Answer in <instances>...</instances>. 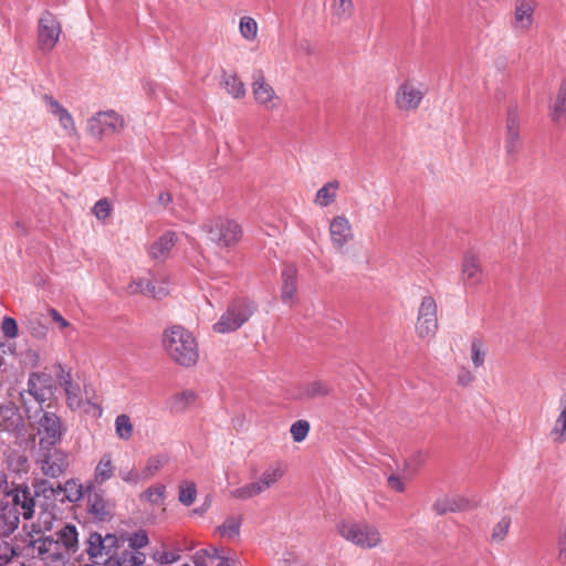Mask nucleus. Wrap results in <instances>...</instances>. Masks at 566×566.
<instances>
[{
	"label": "nucleus",
	"instance_id": "35",
	"mask_svg": "<svg viewBox=\"0 0 566 566\" xmlns=\"http://www.w3.org/2000/svg\"><path fill=\"white\" fill-rule=\"evenodd\" d=\"M197 395L192 390L180 391L168 400V408L174 413H180L195 403Z\"/></svg>",
	"mask_w": 566,
	"mask_h": 566
},
{
	"label": "nucleus",
	"instance_id": "61",
	"mask_svg": "<svg viewBox=\"0 0 566 566\" xmlns=\"http://www.w3.org/2000/svg\"><path fill=\"white\" fill-rule=\"evenodd\" d=\"M41 491L43 493H46L48 491H50L51 494H54V488L49 484L48 482L43 481L42 483H40L38 486H36V491L35 493L38 494V492Z\"/></svg>",
	"mask_w": 566,
	"mask_h": 566
},
{
	"label": "nucleus",
	"instance_id": "31",
	"mask_svg": "<svg viewBox=\"0 0 566 566\" xmlns=\"http://www.w3.org/2000/svg\"><path fill=\"white\" fill-rule=\"evenodd\" d=\"M481 265L478 256L471 252L464 254L461 268V279L465 284L474 285L480 281Z\"/></svg>",
	"mask_w": 566,
	"mask_h": 566
},
{
	"label": "nucleus",
	"instance_id": "59",
	"mask_svg": "<svg viewBox=\"0 0 566 566\" xmlns=\"http://www.w3.org/2000/svg\"><path fill=\"white\" fill-rule=\"evenodd\" d=\"M296 50L306 55H311L314 53V46H313L312 42L307 39H301L296 43Z\"/></svg>",
	"mask_w": 566,
	"mask_h": 566
},
{
	"label": "nucleus",
	"instance_id": "16",
	"mask_svg": "<svg viewBox=\"0 0 566 566\" xmlns=\"http://www.w3.org/2000/svg\"><path fill=\"white\" fill-rule=\"evenodd\" d=\"M117 542L118 539L114 534L102 536V534L97 532H92L84 542L85 552L92 562L97 563V559L102 558L104 555L112 556L113 551L117 546Z\"/></svg>",
	"mask_w": 566,
	"mask_h": 566
},
{
	"label": "nucleus",
	"instance_id": "48",
	"mask_svg": "<svg viewBox=\"0 0 566 566\" xmlns=\"http://www.w3.org/2000/svg\"><path fill=\"white\" fill-rule=\"evenodd\" d=\"M292 438L295 442H302L306 439L310 432V423L307 420L295 421L290 429Z\"/></svg>",
	"mask_w": 566,
	"mask_h": 566
},
{
	"label": "nucleus",
	"instance_id": "38",
	"mask_svg": "<svg viewBox=\"0 0 566 566\" xmlns=\"http://www.w3.org/2000/svg\"><path fill=\"white\" fill-rule=\"evenodd\" d=\"M139 497L151 505H163L166 497V486L160 483L154 484L142 492Z\"/></svg>",
	"mask_w": 566,
	"mask_h": 566
},
{
	"label": "nucleus",
	"instance_id": "29",
	"mask_svg": "<svg viewBox=\"0 0 566 566\" xmlns=\"http://www.w3.org/2000/svg\"><path fill=\"white\" fill-rule=\"evenodd\" d=\"M130 295L146 294L155 298H161L169 293L165 286H156L153 281H145L144 279H133L126 287Z\"/></svg>",
	"mask_w": 566,
	"mask_h": 566
},
{
	"label": "nucleus",
	"instance_id": "43",
	"mask_svg": "<svg viewBox=\"0 0 566 566\" xmlns=\"http://www.w3.org/2000/svg\"><path fill=\"white\" fill-rule=\"evenodd\" d=\"M115 431H116L117 437L122 440L126 441L132 438L133 432H134V427L130 421V418L127 415L122 413L116 417Z\"/></svg>",
	"mask_w": 566,
	"mask_h": 566
},
{
	"label": "nucleus",
	"instance_id": "24",
	"mask_svg": "<svg viewBox=\"0 0 566 566\" xmlns=\"http://www.w3.org/2000/svg\"><path fill=\"white\" fill-rule=\"evenodd\" d=\"M53 535L66 559L77 552L78 533L75 525L65 523Z\"/></svg>",
	"mask_w": 566,
	"mask_h": 566
},
{
	"label": "nucleus",
	"instance_id": "34",
	"mask_svg": "<svg viewBox=\"0 0 566 566\" xmlns=\"http://www.w3.org/2000/svg\"><path fill=\"white\" fill-rule=\"evenodd\" d=\"M340 184L338 180H331L321 187L313 202L321 208H326L335 202Z\"/></svg>",
	"mask_w": 566,
	"mask_h": 566
},
{
	"label": "nucleus",
	"instance_id": "8",
	"mask_svg": "<svg viewBox=\"0 0 566 566\" xmlns=\"http://www.w3.org/2000/svg\"><path fill=\"white\" fill-rule=\"evenodd\" d=\"M284 475V469L280 464L266 468L256 481L247 483L230 492V496L247 501L255 497L274 486Z\"/></svg>",
	"mask_w": 566,
	"mask_h": 566
},
{
	"label": "nucleus",
	"instance_id": "39",
	"mask_svg": "<svg viewBox=\"0 0 566 566\" xmlns=\"http://www.w3.org/2000/svg\"><path fill=\"white\" fill-rule=\"evenodd\" d=\"M242 518L239 515H230L218 526L217 532L222 537L233 539L239 536Z\"/></svg>",
	"mask_w": 566,
	"mask_h": 566
},
{
	"label": "nucleus",
	"instance_id": "33",
	"mask_svg": "<svg viewBox=\"0 0 566 566\" xmlns=\"http://www.w3.org/2000/svg\"><path fill=\"white\" fill-rule=\"evenodd\" d=\"M534 6L531 0H520L515 7L514 28L527 30L533 23Z\"/></svg>",
	"mask_w": 566,
	"mask_h": 566
},
{
	"label": "nucleus",
	"instance_id": "36",
	"mask_svg": "<svg viewBox=\"0 0 566 566\" xmlns=\"http://www.w3.org/2000/svg\"><path fill=\"white\" fill-rule=\"evenodd\" d=\"M222 84L229 95L233 98H243L247 94L244 83L239 78L235 73H223Z\"/></svg>",
	"mask_w": 566,
	"mask_h": 566
},
{
	"label": "nucleus",
	"instance_id": "23",
	"mask_svg": "<svg viewBox=\"0 0 566 566\" xmlns=\"http://www.w3.org/2000/svg\"><path fill=\"white\" fill-rule=\"evenodd\" d=\"M332 392L329 382L322 379H312L301 382L296 388L295 398L310 400L327 397Z\"/></svg>",
	"mask_w": 566,
	"mask_h": 566
},
{
	"label": "nucleus",
	"instance_id": "27",
	"mask_svg": "<svg viewBox=\"0 0 566 566\" xmlns=\"http://www.w3.org/2000/svg\"><path fill=\"white\" fill-rule=\"evenodd\" d=\"M177 241L176 233L167 231L163 233L149 248V255L156 261H165L174 249Z\"/></svg>",
	"mask_w": 566,
	"mask_h": 566
},
{
	"label": "nucleus",
	"instance_id": "2",
	"mask_svg": "<svg viewBox=\"0 0 566 566\" xmlns=\"http://www.w3.org/2000/svg\"><path fill=\"white\" fill-rule=\"evenodd\" d=\"M22 509V516L25 520L32 518L34 514V497L30 489H18L12 501L0 504V536L9 537L19 526L20 513L18 507Z\"/></svg>",
	"mask_w": 566,
	"mask_h": 566
},
{
	"label": "nucleus",
	"instance_id": "63",
	"mask_svg": "<svg viewBox=\"0 0 566 566\" xmlns=\"http://www.w3.org/2000/svg\"><path fill=\"white\" fill-rule=\"evenodd\" d=\"M70 485H74L76 486L75 482L73 481H67L66 484H65V488L70 486Z\"/></svg>",
	"mask_w": 566,
	"mask_h": 566
},
{
	"label": "nucleus",
	"instance_id": "55",
	"mask_svg": "<svg viewBox=\"0 0 566 566\" xmlns=\"http://www.w3.org/2000/svg\"><path fill=\"white\" fill-rule=\"evenodd\" d=\"M18 489H28V488L19 485L18 488L9 491V484H8L7 478H6V475L3 473L0 472V497L1 496H6V497H11L12 499L13 493Z\"/></svg>",
	"mask_w": 566,
	"mask_h": 566
},
{
	"label": "nucleus",
	"instance_id": "22",
	"mask_svg": "<svg viewBox=\"0 0 566 566\" xmlns=\"http://www.w3.org/2000/svg\"><path fill=\"white\" fill-rule=\"evenodd\" d=\"M281 300L284 304L293 306L297 303V270L287 264L282 271Z\"/></svg>",
	"mask_w": 566,
	"mask_h": 566
},
{
	"label": "nucleus",
	"instance_id": "57",
	"mask_svg": "<svg viewBox=\"0 0 566 566\" xmlns=\"http://www.w3.org/2000/svg\"><path fill=\"white\" fill-rule=\"evenodd\" d=\"M474 375L468 368H461L458 373V384L461 386H469L473 382Z\"/></svg>",
	"mask_w": 566,
	"mask_h": 566
},
{
	"label": "nucleus",
	"instance_id": "20",
	"mask_svg": "<svg viewBox=\"0 0 566 566\" xmlns=\"http://www.w3.org/2000/svg\"><path fill=\"white\" fill-rule=\"evenodd\" d=\"M505 150L509 156H515L521 146L520 138V117L517 109L512 107L507 112L505 124Z\"/></svg>",
	"mask_w": 566,
	"mask_h": 566
},
{
	"label": "nucleus",
	"instance_id": "53",
	"mask_svg": "<svg viewBox=\"0 0 566 566\" xmlns=\"http://www.w3.org/2000/svg\"><path fill=\"white\" fill-rule=\"evenodd\" d=\"M93 213L98 220H105L111 213V205L107 199H99L93 207Z\"/></svg>",
	"mask_w": 566,
	"mask_h": 566
},
{
	"label": "nucleus",
	"instance_id": "7",
	"mask_svg": "<svg viewBox=\"0 0 566 566\" xmlns=\"http://www.w3.org/2000/svg\"><path fill=\"white\" fill-rule=\"evenodd\" d=\"M87 497V512L97 522H107L113 516L114 504L105 497L102 489L93 488V484L78 485L76 489L75 501L81 497ZM73 501L72 497H69Z\"/></svg>",
	"mask_w": 566,
	"mask_h": 566
},
{
	"label": "nucleus",
	"instance_id": "58",
	"mask_svg": "<svg viewBox=\"0 0 566 566\" xmlns=\"http://www.w3.org/2000/svg\"><path fill=\"white\" fill-rule=\"evenodd\" d=\"M49 314L53 322H55L59 325L60 329H65L70 327V322L65 319L55 308H50Z\"/></svg>",
	"mask_w": 566,
	"mask_h": 566
},
{
	"label": "nucleus",
	"instance_id": "1",
	"mask_svg": "<svg viewBox=\"0 0 566 566\" xmlns=\"http://www.w3.org/2000/svg\"><path fill=\"white\" fill-rule=\"evenodd\" d=\"M163 346L171 360L181 367L189 368L198 363L197 339L191 332L180 325H174L164 332Z\"/></svg>",
	"mask_w": 566,
	"mask_h": 566
},
{
	"label": "nucleus",
	"instance_id": "46",
	"mask_svg": "<svg viewBox=\"0 0 566 566\" xmlns=\"http://www.w3.org/2000/svg\"><path fill=\"white\" fill-rule=\"evenodd\" d=\"M239 29L241 35L248 41H253L258 35V23L251 17L241 18Z\"/></svg>",
	"mask_w": 566,
	"mask_h": 566
},
{
	"label": "nucleus",
	"instance_id": "44",
	"mask_svg": "<svg viewBox=\"0 0 566 566\" xmlns=\"http://www.w3.org/2000/svg\"><path fill=\"white\" fill-rule=\"evenodd\" d=\"M197 496V488L193 482H182L179 486L178 500L185 506H190Z\"/></svg>",
	"mask_w": 566,
	"mask_h": 566
},
{
	"label": "nucleus",
	"instance_id": "12",
	"mask_svg": "<svg viewBox=\"0 0 566 566\" xmlns=\"http://www.w3.org/2000/svg\"><path fill=\"white\" fill-rule=\"evenodd\" d=\"M39 463L45 475L57 478L69 467V454L56 446L39 447Z\"/></svg>",
	"mask_w": 566,
	"mask_h": 566
},
{
	"label": "nucleus",
	"instance_id": "14",
	"mask_svg": "<svg viewBox=\"0 0 566 566\" xmlns=\"http://www.w3.org/2000/svg\"><path fill=\"white\" fill-rule=\"evenodd\" d=\"M438 329L437 304L433 297L424 296L418 311L416 331L421 338H431Z\"/></svg>",
	"mask_w": 566,
	"mask_h": 566
},
{
	"label": "nucleus",
	"instance_id": "56",
	"mask_svg": "<svg viewBox=\"0 0 566 566\" xmlns=\"http://www.w3.org/2000/svg\"><path fill=\"white\" fill-rule=\"evenodd\" d=\"M390 489L397 492H403L406 490V483L402 478L391 474L387 479Z\"/></svg>",
	"mask_w": 566,
	"mask_h": 566
},
{
	"label": "nucleus",
	"instance_id": "41",
	"mask_svg": "<svg viewBox=\"0 0 566 566\" xmlns=\"http://www.w3.org/2000/svg\"><path fill=\"white\" fill-rule=\"evenodd\" d=\"M169 460V457L166 453H159L151 455L147 459L144 469L142 470V474L144 480H149L153 478Z\"/></svg>",
	"mask_w": 566,
	"mask_h": 566
},
{
	"label": "nucleus",
	"instance_id": "18",
	"mask_svg": "<svg viewBox=\"0 0 566 566\" xmlns=\"http://www.w3.org/2000/svg\"><path fill=\"white\" fill-rule=\"evenodd\" d=\"M329 237L336 249L344 248L354 239L350 221L345 216H336L329 222Z\"/></svg>",
	"mask_w": 566,
	"mask_h": 566
},
{
	"label": "nucleus",
	"instance_id": "6",
	"mask_svg": "<svg viewBox=\"0 0 566 566\" xmlns=\"http://www.w3.org/2000/svg\"><path fill=\"white\" fill-rule=\"evenodd\" d=\"M256 310V305L248 298L231 302L220 319L213 325L217 333L226 334L239 329Z\"/></svg>",
	"mask_w": 566,
	"mask_h": 566
},
{
	"label": "nucleus",
	"instance_id": "30",
	"mask_svg": "<svg viewBox=\"0 0 566 566\" xmlns=\"http://www.w3.org/2000/svg\"><path fill=\"white\" fill-rule=\"evenodd\" d=\"M469 502L459 495H444L436 500L432 505V510L438 515H444L447 513L461 512L465 510Z\"/></svg>",
	"mask_w": 566,
	"mask_h": 566
},
{
	"label": "nucleus",
	"instance_id": "45",
	"mask_svg": "<svg viewBox=\"0 0 566 566\" xmlns=\"http://www.w3.org/2000/svg\"><path fill=\"white\" fill-rule=\"evenodd\" d=\"M146 557L143 553L135 549H127L122 553L118 565L119 566H142Z\"/></svg>",
	"mask_w": 566,
	"mask_h": 566
},
{
	"label": "nucleus",
	"instance_id": "37",
	"mask_svg": "<svg viewBox=\"0 0 566 566\" xmlns=\"http://www.w3.org/2000/svg\"><path fill=\"white\" fill-rule=\"evenodd\" d=\"M559 415L552 429L553 440L557 443L566 442V395L559 400Z\"/></svg>",
	"mask_w": 566,
	"mask_h": 566
},
{
	"label": "nucleus",
	"instance_id": "3",
	"mask_svg": "<svg viewBox=\"0 0 566 566\" xmlns=\"http://www.w3.org/2000/svg\"><path fill=\"white\" fill-rule=\"evenodd\" d=\"M55 387L53 379L45 373H31L28 378L27 389L20 392V402L28 418L31 412L42 411L46 402L54 398Z\"/></svg>",
	"mask_w": 566,
	"mask_h": 566
},
{
	"label": "nucleus",
	"instance_id": "28",
	"mask_svg": "<svg viewBox=\"0 0 566 566\" xmlns=\"http://www.w3.org/2000/svg\"><path fill=\"white\" fill-rule=\"evenodd\" d=\"M192 560L196 566H227V556L217 546L197 551Z\"/></svg>",
	"mask_w": 566,
	"mask_h": 566
},
{
	"label": "nucleus",
	"instance_id": "40",
	"mask_svg": "<svg viewBox=\"0 0 566 566\" xmlns=\"http://www.w3.org/2000/svg\"><path fill=\"white\" fill-rule=\"evenodd\" d=\"M486 353L488 347L481 338L474 337L471 339L470 358L474 368H480L484 365Z\"/></svg>",
	"mask_w": 566,
	"mask_h": 566
},
{
	"label": "nucleus",
	"instance_id": "52",
	"mask_svg": "<svg viewBox=\"0 0 566 566\" xmlns=\"http://www.w3.org/2000/svg\"><path fill=\"white\" fill-rule=\"evenodd\" d=\"M557 562L566 565V524L563 526L557 541Z\"/></svg>",
	"mask_w": 566,
	"mask_h": 566
},
{
	"label": "nucleus",
	"instance_id": "21",
	"mask_svg": "<svg viewBox=\"0 0 566 566\" xmlns=\"http://www.w3.org/2000/svg\"><path fill=\"white\" fill-rule=\"evenodd\" d=\"M56 378L60 386L64 389L66 396L67 407L76 410L82 406L81 387L78 384L73 382L72 376L61 365L57 366Z\"/></svg>",
	"mask_w": 566,
	"mask_h": 566
},
{
	"label": "nucleus",
	"instance_id": "4",
	"mask_svg": "<svg viewBox=\"0 0 566 566\" xmlns=\"http://www.w3.org/2000/svg\"><path fill=\"white\" fill-rule=\"evenodd\" d=\"M202 230L207 233L208 239L220 248L235 245L243 234V230L237 221L222 217L207 221L202 226Z\"/></svg>",
	"mask_w": 566,
	"mask_h": 566
},
{
	"label": "nucleus",
	"instance_id": "19",
	"mask_svg": "<svg viewBox=\"0 0 566 566\" xmlns=\"http://www.w3.org/2000/svg\"><path fill=\"white\" fill-rule=\"evenodd\" d=\"M32 548L38 557L46 562L54 563L64 562L66 559L53 534L34 541Z\"/></svg>",
	"mask_w": 566,
	"mask_h": 566
},
{
	"label": "nucleus",
	"instance_id": "17",
	"mask_svg": "<svg viewBox=\"0 0 566 566\" xmlns=\"http://www.w3.org/2000/svg\"><path fill=\"white\" fill-rule=\"evenodd\" d=\"M42 102L46 111L59 120L61 128L69 137H75L78 135L73 116L60 104L57 99L52 95L44 94L42 96Z\"/></svg>",
	"mask_w": 566,
	"mask_h": 566
},
{
	"label": "nucleus",
	"instance_id": "62",
	"mask_svg": "<svg viewBox=\"0 0 566 566\" xmlns=\"http://www.w3.org/2000/svg\"><path fill=\"white\" fill-rule=\"evenodd\" d=\"M144 90L148 95H150L155 91V84L151 81H146L144 83Z\"/></svg>",
	"mask_w": 566,
	"mask_h": 566
},
{
	"label": "nucleus",
	"instance_id": "5",
	"mask_svg": "<svg viewBox=\"0 0 566 566\" xmlns=\"http://www.w3.org/2000/svg\"><path fill=\"white\" fill-rule=\"evenodd\" d=\"M337 528L342 537L364 549L377 547L382 541L377 526L367 522H343Z\"/></svg>",
	"mask_w": 566,
	"mask_h": 566
},
{
	"label": "nucleus",
	"instance_id": "49",
	"mask_svg": "<svg viewBox=\"0 0 566 566\" xmlns=\"http://www.w3.org/2000/svg\"><path fill=\"white\" fill-rule=\"evenodd\" d=\"M511 526V518L503 516L492 530V539L494 542H502L509 533Z\"/></svg>",
	"mask_w": 566,
	"mask_h": 566
},
{
	"label": "nucleus",
	"instance_id": "9",
	"mask_svg": "<svg viewBox=\"0 0 566 566\" xmlns=\"http://www.w3.org/2000/svg\"><path fill=\"white\" fill-rule=\"evenodd\" d=\"M124 127V117L113 109L97 112L87 119V130L95 139L118 134Z\"/></svg>",
	"mask_w": 566,
	"mask_h": 566
},
{
	"label": "nucleus",
	"instance_id": "60",
	"mask_svg": "<svg viewBox=\"0 0 566 566\" xmlns=\"http://www.w3.org/2000/svg\"><path fill=\"white\" fill-rule=\"evenodd\" d=\"M158 203L166 207L171 201V195L169 192L163 191L159 193Z\"/></svg>",
	"mask_w": 566,
	"mask_h": 566
},
{
	"label": "nucleus",
	"instance_id": "26",
	"mask_svg": "<svg viewBox=\"0 0 566 566\" xmlns=\"http://www.w3.org/2000/svg\"><path fill=\"white\" fill-rule=\"evenodd\" d=\"M115 472L116 467L112 454L108 452L104 453L94 468L92 479L86 484H93V488L102 486L115 475Z\"/></svg>",
	"mask_w": 566,
	"mask_h": 566
},
{
	"label": "nucleus",
	"instance_id": "10",
	"mask_svg": "<svg viewBox=\"0 0 566 566\" xmlns=\"http://www.w3.org/2000/svg\"><path fill=\"white\" fill-rule=\"evenodd\" d=\"M66 431L67 427L59 415L43 411L38 420L39 447L56 446Z\"/></svg>",
	"mask_w": 566,
	"mask_h": 566
},
{
	"label": "nucleus",
	"instance_id": "13",
	"mask_svg": "<svg viewBox=\"0 0 566 566\" xmlns=\"http://www.w3.org/2000/svg\"><path fill=\"white\" fill-rule=\"evenodd\" d=\"M427 91L422 83L415 80H407L402 82L396 92L395 104L398 109L403 112L416 111Z\"/></svg>",
	"mask_w": 566,
	"mask_h": 566
},
{
	"label": "nucleus",
	"instance_id": "54",
	"mask_svg": "<svg viewBox=\"0 0 566 566\" xmlns=\"http://www.w3.org/2000/svg\"><path fill=\"white\" fill-rule=\"evenodd\" d=\"M147 544L148 536L144 531L136 532L129 537V547L132 549L138 551L139 548L145 547Z\"/></svg>",
	"mask_w": 566,
	"mask_h": 566
},
{
	"label": "nucleus",
	"instance_id": "42",
	"mask_svg": "<svg viewBox=\"0 0 566 566\" xmlns=\"http://www.w3.org/2000/svg\"><path fill=\"white\" fill-rule=\"evenodd\" d=\"M354 10L353 0H333L332 15L337 22H342L350 18Z\"/></svg>",
	"mask_w": 566,
	"mask_h": 566
},
{
	"label": "nucleus",
	"instance_id": "25",
	"mask_svg": "<svg viewBox=\"0 0 566 566\" xmlns=\"http://www.w3.org/2000/svg\"><path fill=\"white\" fill-rule=\"evenodd\" d=\"M0 428L14 434H20L23 431L24 421L14 405L9 403L0 407Z\"/></svg>",
	"mask_w": 566,
	"mask_h": 566
},
{
	"label": "nucleus",
	"instance_id": "11",
	"mask_svg": "<svg viewBox=\"0 0 566 566\" xmlns=\"http://www.w3.org/2000/svg\"><path fill=\"white\" fill-rule=\"evenodd\" d=\"M62 33V25L57 17L49 10L41 13L38 20V45L41 52L50 53Z\"/></svg>",
	"mask_w": 566,
	"mask_h": 566
},
{
	"label": "nucleus",
	"instance_id": "51",
	"mask_svg": "<svg viewBox=\"0 0 566 566\" xmlns=\"http://www.w3.org/2000/svg\"><path fill=\"white\" fill-rule=\"evenodd\" d=\"M15 555L13 546L4 539H0V566L7 565Z\"/></svg>",
	"mask_w": 566,
	"mask_h": 566
},
{
	"label": "nucleus",
	"instance_id": "64",
	"mask_svg": "<svg viewBox=\"0 0 566 566\" xmlns=\"http://www.w3.org/2000/svg\"><path fill=\"white\" fill-rule=\"evenodd\" d=\"M44 524H45V528H46V530H50V528H51V525H49L46 521L44 522Z\"/></svg>",
	"mask_w": 566,
	"mask_h": 566
},
{
	"label": "nucleus",
	"instance_id": "32",
	"mask_svg": "<svg viewBox=\"0 0 566 566\" xmlns=\"http://www.w3.org/2000/svg\"><path fill=\"white\" fill-rule=\"evenodd\" d=\"M551 117L558 125L566 124V80H564L549 106Z\"/></svg>",
	"mask_w": 566,
	"mask_h": 566
},
{
	"label": "nucleus",
	"instance_id": "15",
	"mask_svg": "<svg viewBox=\"0 0 566 566\" xmlns=\"http://www.w3.org/2000/svg\"><path fill=\"white\" fill-rule=\"evenodd\" d=\"M252 93L255 102L266 111H274L281 104L280 96L265 81L261 70L253 73Z\"/></svg>",
	"mask_w": 566,
	"mask_h": 566
},
{
	"label": "nucleus",
	"instance_id": "50",
	"mask_svg": "<svg viewBox=\"0 0 566 566\" xmlns=\"http://www.w3.org/2000/svg\"><path fill=\"white\" fill-rule=\"evenodd\" d=\"M1 332L7 338H15L19 333L17 321L10 316L3 317L1 323Z\"/></svg>",
	"mask_w": 566,
	"mask_h": 566
},
{
	"label": "nucleus",
	"instance_id": "47",
	"mask_svg": "<svg viewBox=\"0 0 566 566\" xmlns=\"http://www.w3.org/2000/svg\"><path fill=\"white\" fill-rule=\"evenodd\" d=\"M118 476L123 482L129 485H137L145 481L142 472H138L135 468L124 467L118 470Z\"/></svg>",
	"mask_w": 566,
	"mask_h": 566
}]
</instances>
